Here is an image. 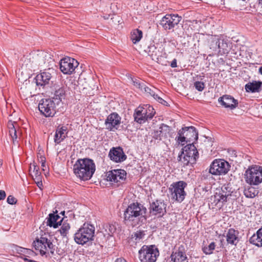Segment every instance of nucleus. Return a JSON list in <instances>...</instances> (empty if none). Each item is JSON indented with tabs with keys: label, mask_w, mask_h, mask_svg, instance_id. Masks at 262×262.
I'll list each match as a JSON object with an SVG mask.
<instances>
[{
	"label": "nucleus",
	"mask_w": 262,
	"mask_h": 262,
	"mask_svg": "<svg viewBox=\"0 0 262 262\" xmlns=\"http://www.w3.org/2000/svg\"><path fill=\"white\" fill-rule=\"evenodd\" d=\"M258 3L259 4L261 5L262 4V0H258Z\"/></svg>",
	"instance_id": "57"
},
{
	"label": "nucleus",
	"mask_w": 262,
	"mask_h": 262,
	"mask_svg": "<svg viewBox=\"0 0 262 262\" xmlns=\"http://www.w3.org/2000/svg\"><path fill=\"white\" fill-rule=\"evenodd\" d=\"M229 49L230 46L227 40L220 39L218 49H219V52L222 54L228 53Z\"/></svg>",
	"instance_id": "35"
},
{
	"label": "nucleus",
	"mask_w": 262,
	"mask_h": 262,
	"mask_svg": "<svg viewBox=\"0 0 262 262\" xmlns=\"http://www.w3.org/2000/svg\"><path fill=\"white\" fill-rule=\"evenodd\" d=\"M170 127L166 124H162L157 130H155L152 133V137L155 140L165 141L170 137Z\"/></svg>",
	"instance_id": "14"
},
{
	"label": "nucleus",
	"mask_w": 262,
	"mask_h": 262,
	"mask_svg": "<svg viewBox=\"0 0 262 262\" xmlns=\"http://www.w3.org/2000/svg\"><path fill=\"white\" fill-rule=\"evenodd\" d=\"M230 167L229 162L224 159H215L209 166V172L214 176L225 175L230 170Z\"/></svg>",
	"instance_id": "8"
},
{
	"label": "nucleus",
	"mask_w": 262,
	"mask_h": 262,
	"mask_svg": "<svg viewBox=\"0 0 262 262\" xmlns=\"http://www.w3.org/2000/svg\"><path fill=\"white\" fill-rule=\"evenodd\" d=\"M239 232L233 228L229 229L226 233V241L228 244L236 245L238 243Z\"/></svg>",
	"instance_id": "22"
},
{
	"label": "nucleus",
	"mask_w": 262,
	"mask_h": 262,
	"mask_svg": "<svg viewBox=\"0 0 262 262\" xmlns=\"http://www.w3.org/2000/svg\"><path fill=\"white\" fill-rule=\"evenodd\" d=\"M95 227L89 224H84L82 227L75 233L74 240L76 243L84 245L93 241L95 234Z\"/></svg>",
	"instance_id": "4"
},
{
	"label": "nucleus",
	"mask_w": 262,
	"mask_h": 262,
	"mask_svg": "<svg viewBox=\"0 0 262 262\" xmlns=\"http://www.w3.org/2000/svg\"><path fill=\"white\" fill-rule=\"evenodd\" d=\"M6 197V193L4 190H0V200H4Z\"/></svg>",
	"instance_id": "50"
},
{
	"label": "nucleus",
	"mask_w": 262,
	"mask_h": 262,
	"mask_svg": "<svg viewBox=\"0 0 262 262\" xmlns=\"http://www.w3.org/2000/svg\"><path fill=\"white\" fill-rule=\"evenodd\" d=\"M182 154L188 155V157L194 158L196 161L199 158V153L193 143H190L182 149Z\"/></svg>",
	"instance_id": "23"
},
{
	"label": "nucleus",
	"mask_w": 262,
	"mask_h": 262,
	"mask_svg": "<svg viewBox=\"0 0 262 262\" xmlns=\"http://www.w3.org/2000/svg\"><path fill=\"white\" fill-rule=\"evenodd\" d=\"M56 99H58L60 101L64 99L66 97V90L63 87L59 88L56 90L54 94Z\"/></svg>",
	"instance_id": "38"
},
{
	"label": "nucleus",
	"mask_w": 262,
	"mask_h": 262,
	"mask_svg": "<svg viewBox=\"0 0 262 262\" xmlns=\"http://www.w3.org/2000/svg\"><path fill=\"white\" fill-rule=\"evenodd\" d=\"M181 17L177 14H166L160 21V24L165 30L173 29L180 21Z\"/></svg>",
	"instance_id": "12"
},
{
	"label": "nucleus",
	"mask_w": 262,
	"mask_h": 262,
	"mask_svg": "<svg viewBox=\"0 0 262 262\" xmlns=\"http://www.w3.org/2000/svg\"><path fill=\"white\" fill-rule=\"evenodd\" d=\"M249 242L258 247H262V227L250 238Z\"/></svg>",
	"instance_id": "28"
},
{
	"label": "nucleus",
	"mask_w": 262,
	"mask_h": 262,
	"mask_svg": "<svg viewBox=\"0 0 262 262\" xmlns=\"http://www.w3.org/2000/svg\"><path fill=\"white\" fill-rule=\"evenodd\" d=\"M37 182H36V183L37 185V186L40 188L41 189V187L42 186V183L41 181H40V178L39 180H37Z\"/></svg>",
	"instance_id": "52"
},
{
	"label": "nucleus",
	"mask_w": 262,
	"mask_h": 262,
	"mask_svg": "<svg viewBox=\"0 0 262 262\" xmlns=\"http://www.w3.org/2000/svg\"><path fill=\"white\" fill-rule=\"evenodd\" d=\"M245 180L250 185H258L262 182V167L255 165L248 168L245 173Z\"/></svg>",
	"instance_id": "6"
},
{
	"label": "nucleus",
	"mask_w": 262,
	"mask_h": 262,
	"mask_svg": "<svg viewBox=\"0 0 262 262\" xmlns=\"http://www.w3.org/2000/svg\"><path fill=\"white\" fill-rule=\"evenodd\" d=\"M143 33L138 29L133 30L130 33V39L134 44L138 42L142 38Z\"/></svg>",
	"instance_id": "32"
},
{
	"label": "nucleus",
	"mask_w": 262,
	"mask_h": 262,
	"mask_svg": "<svg viewBox=\"0 0 262 262\" xmlns=\"http://www.w3.org/2000/svg\"><path fill=\"white\" fill-rule=\"evenodd\" d=\"M78 64V62L75 59L67 57L60 60L59 68L64 74L71 75Z\"/></svg>",
	"instance_id": "11"
},
{
	"label": "nucleus",
	"mask_w": 262,
	"mask_h": 262,
	"mask_svg": "<svg viewBox=\"0 0 262 262\" xmlns=\"http://www.w3.org/2000/svg\"><path fill=\"white\" fill-rule=\"evenodd\" d=\"M210 200L211 201H213V202H211L212 204H214L215 206H217L220 202L222 203V200H219L214 198V194L213 196H211Z\"/></svg>",
	"instance_id": "47"
},
{
	"label": "nucleus",
	"mask_w": 262,
	"mask_h": 262,
	"mask_svg": "<svg viewBox=\"0 0 262 262\" xmlns=\"http://www.w3.org/2000/svg\"><path fill=\"white\" fill-rule=\"evenodd\" d=\"M215 247V244L214 242H211L208 246L204 247L203 248L202 250L203 252L207 254H211L213 253V251L214 250Z\"/></svg>",
	"instance_id": "41"
},
{
	"label": "nucleus",
	"mask_w": 262,
	"mask_h": 262,
	"mask_svg": "<svg viewBox=\"0 0 262 262\" xmlns=\"http://www.w3.org/2000/svg\"><path fill=\"white\" fill-rule=\"evenodd\" d=\"M38 109L46 117H53L56 114V104L51 99H42L38 104Z\"/></svg>",
	"instance_id": "10"
},
{
	"label": "nucleus",
	"mask_w": 262,
	"mask_h": 262,
	"mask_svg": "<svg viewBox=\"0 0 262 262\" xmlns=\"http://www.w3.org/2000/svg\"><path fill=\"white\" fill-rule=\"evenodd\" d=\"M39 162L41 164V166L42 167H45L46 166V158L43 156H40L39 159Z\"/></svg>",
	"instance_id": "48"
},
{
	"label": "nucleus",
	"mask_w": 262,
	"mask_h": 262,
	"mask_svg": "<svg viewBox=\"0 0 262 262\" xmlns=\"http://www.w3.org/2000/svg\"><path fill=\"white\" fill-rule=\"evenodd\" d=\"M33 246L35 249L39 252L42 256L47 257L49 253L54 254L55 245L52 243V237L49 234H45L39 238H37L33 242Z\"/></svg>",
	"instance_id": "3"
},
{
	"label": "nucleus",
	"mask_w": 262,
	"mask_h": 262,
	"mask_svg": "<svg viewBox=\"0 0 262 262\" xmlns=\"http://www.w3.org/2000/svg\"><path fill=\"white\" fill-rule=\"evenodd\" d=\"M178 159L179 161H181L184 165H188L189 164L192 165L196 162V160L194 158L192 157H188V155L183 154L182 152L179 155Z\"/></svg>",
	"instance_id": "31"
},
{
	"label": "nucleus",
	"mask_w": 262,
	"mask_h": 262,
	"mask_svg": "<svg viewBox=\"0 0 262 262\" xmlns=\"http://www.w3.org/2000/svg\"><path fill=\"white\" fill-rule=\"evenodd\" d=\"M146 112L144 110L143 106H139L135 110L134 114V120L135 121L139 123H143L147 121V118L145 116Z\"/></svg>",
	"instance_id": "25"
},
{
	"label": "nucleus",
	"mask_w": 262,
	"mask_h": 262,
	"mask_svg": "<svg viewBox=\"0 0 262 262\" xmlns=\"http://www.w3.org/2000/svg\"><path fill=\"white\" fill-rule=\"evenodd\" d=\"M115 262H127L125 259L122 258H118L116 259Z\"/></svg>",
	"instance_id": "53"
},
{
	"label": "nucleus",
	"mask_w": 262,
	"mask_h": 262,
	"mask_svg": "<svg viewBox=\"0 0 262 262\" xmlns=\"http://www.w3.org/2000/svg\"><path fill=\"white\" fill-rule=\"evenodd\" d=\"M60 218V217L58 214L51 213L47 219V225L51 227H53L54 228H56L59 225H61L60 223L62 221V219L58 221Z\"/></svg>",
	"instance_id": "29"
},
{
	"label": "nucleus",
	"mask_w": 262,
	"mask_h": 262,
	"mask_svg": "<svg viewBox=\"0 0 262 262\" xmlns=\"http://www.w3.org/2000/svg\"><path fill=\"white\" fill-rule=\"evenodd\" d=\"M126 172L123 169H114L106 173V180L108 181L117 183L126 179Z\"/></svg>",
	"instance_id": "15"
},
{
	"label": "nucleus",
	"mask_w": 262,
	"mask_h": 262,
	"mask_svg": "<svg viewBox=\"0 0 262 262\" xmlns=\"http://www.w3.org/2000/svg\"><path fill=\"white\" fill-rule=\"evenodd\" d=\"M110 233L113 234L116 230L115 226L113 225H109L108 228Z\"/></svg>",
	"instance_id": "49"
},
{
	"label": "nucleus",
	"mask_w": 262,
	"mask_h": 262,
	"mask_svg": "<svg viewBox=\"0 0 262 262\" xmlns=\"http://www.w3.org/2000/svg\"><path fill=\"white\" fill-rule=\"evenodd\" d=\"M67 132L66 127L62 126L58 127L54 135V142L56 144H59L61 142L67 137Z\"/></svg>",
	"instance_id": "26"
},
{
	"label": "nucleus",
	"mask_w": 262,
	"mask_h": 262,
	"mask_svg": "<svg viewBox=\"0 0 262 262\" xmlns=\"http://www.w3.org/2000/svg\"><path fill=\"white\" fill-rule=\"evenodd\" d=\"M108 16H106V17H105V19H108Z\"/></svg>",
	"instance_id": "59"
},
{
	"label": "nucleus",
	"mask_w": 262,
	"mask_h": 262,
	"mask_svg": "<svg viewBox=\"0 0 262 262\" xmlns=\"http://www.w3.org/2000/svg\"><path fill=\"white\" fill-rule=\"evenodd\" d=\"M146 208L139 203L129 205L124 212V221L127 225L133 227L140 225L146 221Z\"/></svg>",
	"instance_id": "1"
},
{
	"label": "nucleus",
	"mask_w": 262,
	"mask_h": 262,
	"mask_svg": "<svg viewBox=\"0 0 262 262\" xmlns=\"http://www.w3.org/2000/svg\"><path fill=\"white\" fill-rule=\"evenodd\" d=\"M133 84L134 86H135L136 88H138L139 89L141 90V91H143V88L144 86L145 83L144 81H140V80L138 79H132Z\"/></svg>",
	"instance_id": "43"
},
{
	"label": "nucleus",
	"mask_w": 262,
	"mask_h": 262,
	"mask_svg": "<svg viewBox=\"0 0 262 262\" xmlns=\"http://www.w3.org/2000/svg\"><path fill=\"white\" fill-rule=\"evenodd\" d=\"M52 78L51 73L45 71L37 74L35 78V80L37 85L44 86L50 84Z\"/></svg>",
	"instance_id": "21"
},
{
	"label": "nucleus",
	"mask_w": 262,
	"mask_h": 262,
	"mask_svg": "<svg viewBox=\"0 0 262 262\" xmlns=\"http://www.w3.org/2000/svg\"><path fill=\"white\" fill-rule=\"evenodd\" d=\"M219 102L222 105L230 110L235 108L238 105V101L230 95H225L219 99Z\"/></svg>",
	"instance_id": "20"
},
{
	"label": "nucleus",
	"mask_w": 262,
	"mask_h": 262,
	"mask_svg": "<svg viewBox=\"0 0 262 262\" xmlns=\"http://www.w3.org/2000/svg\"><path fill=\"white\" fill-rule=\"evenodd\" d=\"M194 85L195 89L199 91H202L205 88L204 83L201 81H196L194 82Z\"/></svg>",
	"instance_id": "44"
},
{
	"label": "nucleus",
	"mask_w": 262,
	"mask_h": 262,
	"mask_svg": "<svg viewBox=\"0 0 262 262\" xmlns=\"http://www.w3.org/2000/svg\"><path fill=\"white\" fill-rule=\"evenodd\" d=\"M259 72L262 75V66L259 68Z\"/></svg>",
	"instance_id": "56"
},
{
	"label": "nucleus",
	"mask_w": 262,
	"mask_h": 262,
	"mask_svg": "<svg viewBox=\"0 0 262 262\" xmlns=\"http://www.w3.org/2000/svg\"><path fill=\"white\" fill-rule=\"evenodd\" d=\"M109 157L112 161L117 163L123 162L126 159V156L124 153L122 148L120 147L111 149Z\"/></svg>",
	"instance_id": "19"
},
{
	"label": "nucleus",
	"mask_w": 262,
	"mask_h": 262,
	"mask_svg": "<svg viewBox=\"0 0 262 262\" xmlns=\"http://www.w3.org/2000/svg\"><path fill=\"white\" fill-rule=\"evenodd\" d=\"M24 260L25 262H37L35 260H31V259H29L27 258H24Z\"/></svg>",
	"instance_id": "54"
},
{
	"label": "nucleus",
	"mask_w": 262,
	"mask_h": 262,
	"mask_svg": "<svg viewBox=\"0 0 262 262\" xmlns=\"http://www.w3.org/2000/svg\"><path fill=\"white\" fill-rule=\"evenodd\" d=\"M171 260L166 262H188L186 256L185 249L183 245L179 246L173 251L170 255Z\"/></svg>",
	"instance_id": "16"
},
{
	"label": "nucleus",
	"mask_w": 262,
	"mask_h": 262,
	"mask_svg": "<svg viewBox=\"0 0 262 262\" xmlns=\"http://www.w3.org/2000/svg\"><path fill=\"white\" fill-rule=\"evenodd\" d=\"M12 250L14 252L15 251L16 253L25 256H28L29 255H32L34 253L33 251L31 249L24 248L16 245L13 246Z\"/></svg>",
	"instance_id": "33"
},
{
	"label": "nucleus",
	"mask_w": 262,
	"mask_h": 262,
	"mask_svg": "<svg viewBox=\"0 0 262 262\" xmlns=\"http://www.w3.org/2000/svg\"><path fill=\"white\" fill-rule=\"evenodd\" d=\"M145 233L143 231H137L132 235L130 241L136 243H139L142 239Z\"/></svg>",
	"instance_id": "37"
},
{
	"label": "nucleus",
	"mask_w": 262,
	"mask_h": 262,
	"mask_svg": "<svg viewBox=\"0 0 262 262\" xmlns=\"http://www.w3.org/2000/svg\"><path fill=\"white\" fill-rule=\"evenodd\" d=\"M141 262H156L159 251L155 245H144L138 252Z\"/></svg>",
	"instance_id": "5"
},
{
	"label": "nucleus",
	"mask_w": 262,
	"mask_h": 262,
	"mask_svg": "<svg viewBox=\"0 0 262 262\" xmlns=\"http://www.w3.org/2000/svg\"><path fill=\"white\" fill-rule=\"evenodd\" d=\"M7 126L9 129V136L12 139L13 144L14 145H17L18 144L17 134L19 128L17 123L15 121H9Z\"/></svg>",
	"instance_id": "18"
},
{
	"label": "nucleus",
	"mask_w": 262,
	"mask_h": 262,
	"mask_svg": "<svg viewBox=\"0 0 262 262\" xmlns=\"http://www.w3.org/2000/svg\"><path fill=\"white\" fill-rule=\"evenodd\" d=\"M143 107L146 112L145 116L147 118V120L148 119H151L155 114V112L154 111V109L152 106L146 104L144 105Z\"/></svg>",
	"instance_id": "39"
},
{
	"label": "nucleus",
	"mask_w": 262,
	"mask_h": 262,
	"mask_svg": "<svg viewBox=\"0 0 262 262\" xmlns=\"http://www.w3.org/2000/svg\"><path fill=\"white\" fill-rule=\"evenodd\" d=\"M2 162L0 161V167L2 166Z\"/></svg>",
	"instance_id": "58"
},
{
	"label": "nucleus",
	"mask_w": 262,
	"mask_h": 262,
	"mask_svg": "<svg viewBox=\"0 0 262 262\" xmlns=\"http://www.w3.org/2000/svg\"><path fill=\"white\" fill-rule=\"evenodd\" d=\"M244 193L246 198H254L258 194V191L253 187L248 186L245 189Z\"/></svg>",
	"instance_id": "36"
},
{
	"label": "nucleus",
	"mask_w": 262,
	"mask_h": 262,
	"mask_svg": "<svg viewBox=\"0 0 262 262\" xmlns=\"http://www.w3.org/2000/svg\"><path fill=\"white\" fill-rule=\"evenodd\" d=\"M44 57H45L46 58H49V59H50V61L48 63H49V62H51V61H53V60L52 58H51V57H50V55H48V54H46L45 55Z\"/></svg>",
	"instance_id": "55"
},
{
	"label": "nucleus",
	"mask_w": 262,
	"mask_h": 262,
	"mask_svg": "<svg viewBox=\"0 0 262 262\" xmlns=\"http://www.w3.org/2000/svg\"><path fill=\"white\" fill-rule=\"evenodd\" d=\"M121 117L116 113H113L109 115L105 121L106 128L109 130L117 129L121 123Z\"/></svg>",
	"instance_id": "17"
},
{
	"label": "nucleus",
	"mask_w": 262,
	"mask_h": 262,
	"mask_svg": "<svg viewBox=\"0 0 262 262\" xmlns=\"http://www.w3.org/2000/svg\"><path fill=\"white\" fill-rule=\"evenodd\" d=\"M187 183L183 181L173 183L169 188V191L171 198L179 202H182L186 195L184 189L186 187Z\"/></svg>",
	"instance_id": "9"
},
{
	"label": "nucleus",
	"mask_w": 262,
	"mask_h": 262,
	"mask_svg": "<svg viewBox=\"0 0 262 262\" xmlns=\"http://www.w3.org/2000/svg\"><path fill=\"white\" fill-rule=\"evenodd\" d=\"M96 170L93 160L89 158L79 159L73 165L74 174L83 181L90 180Z\"/></svg>",
	"instance_id": "2"
},
{
	"label": "nucleus",
	"mask_w": 262,
	"mask_h": 262,
	"mask_svg": "<svg viewBox=\"0 0 262 262\" xmlns=\"http://www.w3.org/2000/svg\"><path fill=\"white\" fill-rule=\"evenodd\" d=\"M170 66L172 68H176L177 66V60L176 59H174L171 62Z\"/></svg>",
	"instance_id": "51"
},
{
	"label": "nucleus",
	"mask_w": 262,
	"mask_h": 262,
	"mask_svg": "<svg viewBox=\"0 0 262 262\" xmlns=\"http://www.w3.org/2000/svg\"><path fill=\"white\" fill-rule=\"evenodd\" d=\"M156 91H157L158 90L155 88H152V89H151L150 87L147 86L145 84L142 91L149 94L159 103L163 105H165V103H167L166 101L159 96L158 95L156 94L155 92Z\"/></svg>",
	"instance_id": "27"
},
{
	"label": "nucleus",
	"mask_w": 262,
	"mask_h": 262,
	"mask_svg": "<svg viewBox=\"0 0 262 262\" xmlns=\"http://www.w3.org/2000/svg\"><path fill=\"white\" fill-rule=\"evenodd\" d=\"M70 228V226L69 223H63L59 230L61 235L63 236H66L68 234Z\"/></svg>",
	"instance_id": "42"
},
{
	"label": "nucleus",
	"mask_w": 262,
	"mask_h": 262,
	"mask_svg": "<svg viewBox=\"0 0 262 262\" xmlns=\"http://www.w3.org/2000/svg\"><path fill=\"white\" fill-rule=\"evenodd\" d=\"M7 202L11 205L15 204L17 202L16 199L12 195H9L7 199Z\"/></svg>",
	"instance_id": "46"
},
{
	"label": "nucleus",
	"mask_w": 262,
	"mask_h": 262,
	"mask_svg": "<svg viewBox=\"0 0 262 262\" xmlns=\"http://www.w3.org/2000/svg\"><path fill=\"white\" fill-rule=\"evenodd\" d=\"M261 85V82L254 81L247 83L245 85V89L247 92H258L260 90Z\"/></svg>",
	"instance_id": "30"
},
{
	"label": "nucleus",
	"mask_w": 262,
	"mask_h": 262,
	"mask_svg": "<svg viewBox=\"0 0 262 262\" xmlns=\"http://www.w3.org/2000/svg\"><path fill=\"white\" fill-rule=\"evenodd\" d=\"M61 213H62V214H64V211L61 212Z\"/></svg>",
	"instance_id": "60"
},
{
	"label": "nucleus",
	"mask_w": 262,
	"mask_h": 262,
	"mask_svg": "<svg viewBox=\"0 0 262 262\" xmlns=\"http://www.w3.org/2000/svg\"><path fill=\"white\" fill-rule=\"evenodd\" d=\"M220 39L214 37L212 38L209 42V46L210 49L212 51H216L219 49Z\"/></svg>",
	"instance_id": "40"
},
{
	"label": "nucleus",
	"mask_w": 262,
	"mask_h": 262,
	"mask_svg": "<svg viewBox=\"0 0 262 262\" xmlns=\"http://www.w3.org/2000/svg\"><path fill=\"white\" fill-rule=\"evenodd\" d=\"M33 173H34V176L35 178L34 179L39 180L40 177V173L39 171V167L35 165H33Z\"/></svg>",
	"instance_id": "45"
},
{
	"label": "nucleus",
	"mask_w": 262,
	"mask_h": 262,
	"mask_svg": "<svg viewBox=\"0 0 262 262\" xmlns=\"http://www.w3.org/2000/svg\"><path fill=\"white\" fill-rule=\"evenodd\" d=\"M198 139V133L195 128L192 126L182 128L178 132V136L176 137L177 142L182 145L185 143L193 142Z\"/></svg>",
	"instance_id": "7"
},
{
	"label": "nucleus",
	"mask_w": 262,
	"mask_h": 262,
	"mask_svg": "<svg viewBox=\"0 0 262 262\" xmlns=\"http://www.w3.org/2000/svg\"><path fill=\"white\" fill-rule=\"evenodd\" d=\"M228 188L227 186H223L218 192H216L214 194V198L219 200H222V203L226 202L227 198L231 194V191L230 189L228 190Z\"/></svg>",
	"instance_id": "24"
},
{
	"label": "nucleus",
	"mask_w": 262,
	"mask_h": 262,
	"mask_svg": "<svg viewBox=\"0 0 262 262\" xmlns=\"http://www.w3.org/2000/svg\"><path fill=\"white\" fill-rule=\"evenodd\" d=\"M145 51L152 58V59H155V58L158 59L159 51L154 45L148 46L147 48L145 50Z\"/></svg>",
	"instance_id": "34"
},
{
	"label": "nucleus",
	"mask_w": 262,
	"mask_h": 262,
	"mask_svg": "<svg viewBox=\"0 0 262 262\" xmlns=\"http://www.w3.org/2000/svg\"><path fill=\"white\" fill-rule=\"evenodd\" d=\"M166 204L162 200H156L150 203L149 213L151 215L162 216L166 212Z\"/></svg>",
	"instance_id": "13"
}]
</instances>
